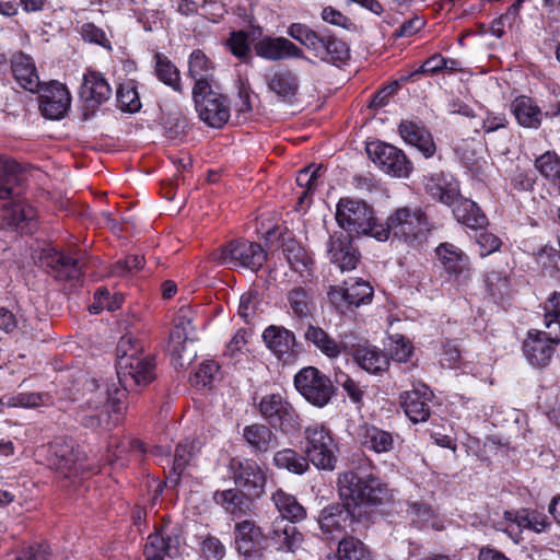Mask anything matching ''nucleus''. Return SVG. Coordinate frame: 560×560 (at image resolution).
I'll use <instances>...</instances> for the list:
<instances>
[{"mask_svg":"<svg viewBox=\"0 0 560 560\" xmlns=\"http://www.w3.org/2000/svg\"><path fill=\"white\" fill-rule=\"evenodd\" d=\"M327 255L332 264L341 271H350L357 267L359 254L352 246L349 236L342 232L330 236L327 244Z\"/></svg>","mask_w":560,"mask_h":560,"instance_id":"nucleus-21","label":"nucleus"},{"mask_svg":"<svg viewBox=\"0 0 560 560\" xmlns=\"http://www.w3.org/2000/svg\"><path fill=\"white\" fill-rule=\"evenodd\" d=\"M192 320L194 312L188 306L180 307L174 319V328L170 335L168 348L172 357L177 361L176 364L179 366H184L185 360L190 362L196 354V351L191 348L197 339Z\"/></svg>","mask_w":560,"mask_h":560,"instance_id":"nucleus-7","label":"nucleus"},{"mask_svg":"<svg viewBox=\"0 0 560 560\" xmlns=\"http://www.w3.org/2000/svg\"><path fill=\"white\" fill-rule=\"evenodd\" d=\"M366 153L380 170L394 177H408L412 170L405 153L392 144L381 141L370 142L366 145Z\"/></svg>","mask_w":560,"mask_h":560,"instance_id":"nucleus-10","label":"nucleus"},{"mask_svg":"<svg viewBox=\"0 0 560 560\" xmlns=\"http://www.w3.org/2000/svg\"><path fill=\"white\" fill-rule=\"evenodd\" d=\"M535 167L549 186L560 195V158L555 152H545L536 159Z\"/></svg>","mask_w":560,"mask_h":560,"instance_id":"nucleus-38","label":"nucleus"},{"mask_svg":"<svg viewBox=\"0 0 560 560\" xmlns=\"http://www.w3.org/2000/svg\"><path fill=\"white\" fill-rule=\"evenodd\" d=\"M155 73L163 83L180 91V75L176 66L164 55L155 54Z\"/></svg>","mask_w":560,"mask_h":560,"instance_id":"nucleus-46","label":"nucleus"},{"mask_svg":"<svg viewBox=\"0 0 560 560\" xmlns=\"http://www.w3.org/2000/svg\"><path fill=\"white\" fill-rule=\"evenodd\" d=\"M296 390L313 406L323 408L334 395L329 377L314 366L302 369L294 376Z\"/></svg>","mask_w":560,"mask_h":560,"instance_id":"nucleus-9","label":"nucleus"},{"mask_svg":"<svg viewBox=\"0 0 560 560\" xmlns=\"http://www.w3.org/2000/svg\"><path fill=\"white\" fill-rule=\"evenodd\" d=\"M247 343V331L238 329L226 345L225 355L231 359H236L243 353Z\"/></svg>","mask_w":560,"mask_h":560,"instance_id":"nucleus-61","label":"nucleus"},{"mask_svg":"<svg viewBox=\"0 0 560 560\" xmlns=\"http://www.w3.org/2000/svg\"><path fill=\"white\" fill-rule=\"evenodd\" d=\"M198 444L199 443L197 441L187 439L176 446L172 466V475L174 476L173 481L175 483L178 482L182 474L195 457V454L198 451Z\"/></svg>","mask_w":560,"mask_h":560,"instance_id":"nucleus-43","label":"nucleus"},{"mask_svg":"<svg viewBox=\"0 0 560 560\" xmlns=\"http://www.w3.org/2000/svg\"><path fill=\"white\" fill-rule=\"evenodd\" d=\"M302 447L310 463L323 470H334L339 453L338 443L330 428L323 422H312L303 430Z\"/></svg>","mask_w":560,"mask_h":560,"instance_id":"nucleus-4","label":"nucleus"},{"mask_svg":"<svg viewBox=\"0 0 560 560\" xmlns=\"http://www.w3.org/2000/svg\"><path fill=\"white\" fill-rule=\"evenodd\" d=\"M436 261L448 276L457 281L470 270L469 257L452 243H441L435 248Z\"/></svg>","mask_w":560,"mask_h":560,"instance_id":"nucleus-19","label":"nucleus"},{"mask_svg":"<svg viewBox=\"0 0 560 560\" xmlns=\"http://www.w3.org/2000/svg\"><path fill=\"white\" fill-rule=\"evenodd\" d=\"M43 395L36 393H21L10 397L4 401V406L9 408H34L44 404Z\"/></svg>","mask_w":560,"mask_h":560,"instance_id":"nucleus-56","label":"nucleus"},{"mask_svg":"<svg viewBox=\"0 0 560 560\" xmlns=\"http://www.w3.org/2000/svg\"><path fill=\"white\" fill-rule=\"evenodd\" d=\"M266 253L260 244L245 240H235L213 253L212 259L230 268H248L258 270L266 260Z\"/></svg>","mask_w":560,"mask_h":560,"instance_id":"nucleus-6","label":"nucleus"},{"mask_svg":"<svg viewBox=\"0 0 560 560\" xmlns=\"http://www.w3.org/2000/svg\"><path fill=\"white\" fill-rule=\"evenodd\" d=\"M201 556L205 560H222L225 556V548L215 537H208L202 541Z\"/></svg>","mask_w":560,"mask_h":560,"instance_id":"nucleus-59","label":"nucleus"},{"mask_svg":"<svg viewBox=\"0 0 560 560\" xmlns=\"http://www.w3.org/2000/svg\"><path fill=\"white\" fill-rule=\"evenodd\" d=\"M11 63L12 72L19 84L30 92H37L40 82L33 59L23 52H19L12 57Z\"/></svg>","mask_w":560,"mask_h":560,"instance_id":"nucleus-29","label":"nucleus"},{"mask_svg":"<svg viewBox=\"0 0 560 560\" xmlns=\"http://www.w3.org/2000/svg\"><path fill=\"white\" fill-rule=\"evenodd\" d=\"M139 350L130 336H124L117 347V377L126 390L147 385L155 377L153 359L140 355Z\"/></svg>","mask_w":560,"mask_h":560,"instance_id":"nucleus-2","label":"nucleus"},{"mask_svg":"<svg viewBox=\"0 0 560 560\" xmlns=\"http://www.w3.org/2000/svg\"><path fill=\"white\" fill-rule=\"evenodd\" d=\"M399 133L405 142L416 147L425 158L433 155L435 145L431 135L412 121H402L399 125Z\"/></svg>","mask_w":560,"mask_h":560,"instance_id":"nucleus-32","label":"nucleus"},{"mask_svg":"<svg viewBox=\"0 0 560 560\" xmlns=\"http://www.w3.org/2000/svg\"><path fill=\"white\" fill-rule=\"evenodd\" d=\"M267 88L280 100L290 102L299 91L298 75L288 69L271 71L265 75Z\"/></svg>","mask_w":560,"mask_h":560,"instance_id":"nucleus-24","label":"nucleus"},{"mask_svg":"<svg viewBox=\"0 0 560 560\" xmlns=\"http://www.w3.org/2000/svg\"><path fill=\"white\" fill-rule=\"evenodd\" d=\"M70 104V93L63 84L50 82L42 88L39 108L46 118L54 120L63 118Z\"/></svg>","mask_w":560,"mask_h":560,"instance_id":"nucleus-16","label":"nucleus"},{"mask_svg":"<svg viewBox=\"0 0 560 560\" xmlns=\"http://www.w3.org/2000/svg\"><path fill=\"white\" fill-rule=\"evenodd\" d=\"M81 34H82V37L84 38V40H86V42L95 43L103 47H109L107 45L108 40L105 36V33L101 28L96 27L94 24H91V23L84 24L82 26Z\"/></svg>","mask_w":560,"mask_h":560,"instance_id":"nucleus-63","label":"nucleus"},{"mask_svg":"<svg viewBox=\"0 0 560 560\" xmlns=\"http://www.w3.org/2000/svg\"><path fill=\"white\" fill-rule=\"evenodd\" d=\"M424 189L434 200L454 207L460 199L459 184L448 173H435L424 179Z\"/></svg>","mask_w":560,"mask_h":560,"instance_id":"nucleus-20","label":"nucleus"},{"mask_svg":"<svg viewBox=\"0 0 560 560\" xmlns=\"http://www.w3.org/2000/svg\"><path fill=\"white\" fill-rule=\"evenodd\" d=\"M50 465L65 477L77 476L88 469L84 454L67 443L55 442L50 446Z\"/></svg>","mask_w":560,"mask_h":560,"instance_id":"nucleus-18","label":"nucleus"},{"mask_svg":"<svg viewBox=\"0 0 560 560\" xmlns=\"http://www.w3.org/2000/svg\"><path fill=\"white\" fill-rule=\"evenodd\" d=\"M401 406L406 416L415 423L427 421L430 416L431 393L425 385L405 392Z\"/></svg>","mask_w":560,"mask_h":560,"instance_id":"nucleus-23","label":"nucleus"},{"mask_svg":"<svg viewBox=\"0 0 560 560\" xmlns=\"http://www.w3.org/2000/svg\"><path fill=\"white\" fill-rule=\"evenodd\" d=\"M267 528L268 535L272 534L269 541L277 550L293 551L302 541V535L296 527Z\"/></svg>","mask_w":560,"mask_h":560,"instance_id":"nucleus-44","label":"nucleus"},{"mask_svg":"<svg viewBox=\"0 0 560 560\" xmlns=\"http://www.w3.org/2000/svg\"><path fill=\"white\" fill-rule=\"evenodd\" d=\"M273 463L278 468L287 469L296 475H302L308 469L310 462L306 456L304 457L298 454L294 450L285 448L275 454Z\"/></svg>","mask_w":560,"mask_h":560,"instance_id":"nucleus-45","label":"nucleus"},{"mask_svg":"<svg viewBox=\"0 0 560 560\" xmlns=\"http://www.w3.org/2000/svg\"><path fill=\"white\" fill-rule=\"evenodd\" d=\"M305 339L313 343L324 355L329 359L338 358L341 346L318 326L310 325L305 331Z\"/></svg>","mask_w":560,"mask_h":560,"instance_id":"nucleus-39","label":"nucleus"},{"mask_svg":"<svg viewBox=\"0 0 560 560\" xmlns=\"http://www.w3.org/2000/svg\"><path fill=\"white\" fill-rule=\"evenodd\" d=\"M247 495L240 492L237 489H228L217 491L213 494V500L226 513L232 515H242L248 509Z\"/></svg>","mask_w":560,"mask_h":560,"instance_id":"nucleus-40","label":"nucleus"},{"mask_svg":"<svg viewBox=\"0 0 560 560\" xmlns=\"http://www.w3.org/2000/svg\"><path fill=\"white\" fill-rule=\"evenodd\" d=\"M338 489L342 504L336 503L324 508L319 515L320 525H341L365 521V505L382 504L389 500V490L380 479L369 476L363 478L354 471L339 475Z\"/></svg>","mask_w":560,"mask_h":560,"instance_id":"nucleus-1","label":"nucleus"},{"mask_svg":"<svg viewBox=\"0 0 560 560\" xmlns=\"http://www.w3.org/2000/svg\"><path fill=\"white\" fill-rule=\"evenodd\" d=\"M336 221L338 225L349 233L368 235L374 238L378 221L374 211L365 202L349 198H341L337 205Z\"/></svg>","mask_w":560,"mask_h":560,"instance_id":"nucleus-5","label":"nucleus"},{"mask_svg":"<svg viewBox=\"0 0 560 560\" xmlns=\"http://www.w3.org/2000/svg\"><path fill=\"white\" fill-rule=\"evenodd\" d=\"M358 436L363 447L376 454L387 453L394 448L392 433L375 425H362Z\"/></svg>","mask_w":560,"mask_h":560,"instance_id":"nucleus-31","label":"nucleus"},{"mask_svg":"<svg viewBox=\"0 0 560 560\" xmlns=\"http://www.w3.org/2000/svg\"><path fill=\"white\" fill-rule=\"evenodd\" d=\"M429 231L430 224L420 209L402 207L390 213L385 223L378 222L374 238L385 242L393 235L410 243L423 237Z\"/></svg>","mask_w":560,"mask_h":560,"instance_id":"nucleus-3","label":"nucleus"},{"mask_svg":"<svg viewBox=\"0 0 560 560\" xmlns=\"http://www.w3.org/2000/svg\"><path fill=\"white\" fill-rule=\"evenodd\" d=\"M39 262L49 275L59 281H77L83 273V265L79 258L55 248L44 249L39 256Z\"/></svg>","mask_w":560,"mask_h":560,"instance_id":"nucleus-14","label":"nucleus"},{"mask_svg":"<svg viewBox=\"0 0 560 560\" xmlns=\"http://www.w3.org/2000/svg\"><path fill=\"white\" fill-rule=\"evenodd\" d=\"M353 359L362 370L372 374H380L389 365L386 354L365 341L353 352Z\"/></svg>","mask_w":560,"mask_h":560,"instance_id":"nucleus-33","label":"nucleus"},{"mask_svg":"<svg viewBox=\"0 0 560 560\" xmlns=\"http://www.w3.org/2000/svg\"><path fill=\"white\" fill-rule=\"evenodd\" d=\"M485 282L489 294L495 301L502 300L509 292V279L502 271L488 272Z\"/></svg>","mask_w":560,"mask_h":560,"instance_id":"nucleus-52","label":"nucleus"},{"mask_svg":"<svg viewBox=\"0 0 560 560\" xmlns=\"http://www.w3.org/2000/svg\"><path fill=\"white\" fill-rule=\"evenodd\" d=\"M512 112L517 122L526 128H538L541 124V110L527 96H520L512 103Z\"/></svg>","mask_w":560,"mask_h":560,"instance_id":"nucleus-35","label":"nucleus"},{"mask_svg":"<svg viewBox=\"0 0 560 560\" xmlns=\"http://www.w3.org/2000/svg\"><path fill=\"white\" fill-rule=\"evenodd\" d=\"M389 351L395 361L406 362L410 358L413 347L404 336L394 335L390 338Z\"/></svg>","mask_w":560,"mask_h":560,"instance_id":"nucleus-54","label":"nucleus"},{"mask_svg":"<svg viewBox=\"0 0 560 560\" xmlns=\"http://www.w3.org/2000/svg\"><path fill=\"white\" fill-rule=\"evenodd\" d=\"M264 536L261 527H236V548L246 560L260 556V551L266 548L267 544V539Z\"/></svg>","mask_w":560,"mask_h":560,"instance_id":"nucleus-27","label":"nucleus"},{"mask_svg":"<svg viewBox=\"0 0 560 560\" xmlns=\"http://www.w3.org/2000/svg\"><path fill=\"white\" fill-rule=\"evenodd\" d=\"M2 220L9 228L32 233L36 228L37 212L26 201L14 200L4 208Z\"/></svg>","mask_w":560,"mask_h":560,"instance_id":"nucleus-22","label":"nucleus"},{"mask_svg":"<svg viewBox=\"0 0 560 560\" xmlns=\"http://www.w3.org/2000/svg\"><path fill=\"white\" fill-rule=\"evenodd\" d=\"M256 300V294L252 292L243 294L240 299L237 313L246 322L249 320L255 315Z\"/></svg>","mask_w":560,"mask_h":560,"instance_id":"nucleus-64","label":"nucleus"},{"mask_svg":"<svg viewBox=\"0 0 560 560\" xmlns=\"http://www.w3.org/2000/svg\"><path fill=\"white\" fill-rule=\"evenodd\" d=\"M143 264L144 260L142 256L131 255L124 260L117 261L112 268V273L114 276H126L132 271L140 270Z\"/></svg>","mask_w":560,"mask_h":560,"instance_id":"nucleus-58","label":"nucleus"},{"mask_svg":"<svg viewBox=\"0 0 560 560\" xmlns=\"http://www.w3.org/2000/svg\"><path fill=\"white\" fill-rule=\"evenodd\" d=\"M456 220L468 228L480 229L487 224V217L478 205L469 199H459L453 208Z\"/></svg>","mask_w":560,"mask_h":560,"instance_id":"nucleus-36","label":"nucleus"},{"mask_svg":"<svg viewBox=\"0 0 560 560\" xmlns=\"http://www.w3.org/2000/svg\"><path fill=\"white\" fill-rule=\"evenodd\" d=\"M179 546V536L174 533L173 527H155L154 533L150 534L145 544V559H148V552L151 555H160L163 558V553L173 556V551H177Z\"/></svg>","mask_w":560,"mask_h":560,"instance_id":"nucleus-28","label":"nucleus"},{"mask_svg":"<svg viewBox=\"0 0 560 560\" xmlns=\"http://www.w3.org/2000/svg\"><path fill=\"white\" fill-rule=\"evenodd\" d=\"M335 382L347 392L352 401L359 402L362 399V390L346 373L337 372L335 374Z\"/></svg>","mask_w":560,"mask_h":560,"instance_id":"nucleus-60","label":"nucleus"},{"mask_svg":"<svg viewBox=\"0 0 560 560\" xmlns=\"http://www.w3.org/2000/svg\"><path fill=\"white\" fill-rule=\"evenodd\" d=\"M259 411L272 427L291 432L299 425V416L294 408L280 395L269 394L261 398Z\"/></svg>","mask_w":560,"mask_h":560,"instance_id":"nucleus-12","label":"nucleus"},{"mask_svg":"<svg viewBox=\"0 0 560 560\" xmlns=\"http://www.w3.org/2000/svg\"><path fill=\"white\" fill-rule=\"evenodd\" d=\"M560 340H553L548 331L533 330L528 331L523 343V351L526 360L533 366L544 368L549 364L556 343Z\"/></svg>","mask_w":560,"mask_h":560,"instance_id":"nucleus-17","label":"nucleus"},{"mask_svg":"<svg viewBox=\"0 0 560 560\" xmlns=\"http://www.w3.org/2000/svg\"><path fill=\"white\" fill-rule=\"evenodd\" d=\"M255 54L266 60L278 61L291 58H302L303 51L285 37L261 36L258 27L252 33Z\"/></svg>","mask_w":560,"mask_h":560,"instance_id":"nucleus-13","label":"nucleus"},{"mask_svg":"<svg viewBox=\"0 0 560 560\" xmlns=\"http://www.w3.org/2000/svg\"><path fill=\"white\" fill-rule=\"evenodd\" d=\"M231 52L237 58H246L249 55L248 36L243 31L231 33L228 39Z\"/></svg>","mask_w":560,"mask_h":560,"instance_id":"nucleus-57","label":"nucleus"},{"mask_svg":"<svg viewBox=\"0 0 560 560\" xmlns=\"http://www.w3.org/2000/svg\"><path fill=\"white\" fill-rule=\"evenodd\" d=\"M81 95L89 106L95 107L109 100L112 89L102 73L89 70L83 77Z\"/></svg>","mask_w":560,"mask_h":560,"instance_id":"nucleus-25","label":"nucleus"},{"mask_svg":"<svg viewBox=\"0 0 560 560\" xmlns=\"http://www.w3.org/2000/svg\"><path fill=\"white\" fill-rule=\"evenodd\" d=\"M195 108L202 121L212 128H221L230 118L226 97L217 85L192 92Z\"/></svg>","mask_w":560,"mask_h":560,"instance_id":"nucleus-8","label":"nucleus"},{"mask_svg":"<svg viewBox=\"0 0 560 560\" xmlns=\"http://www.w3.org/2000/svg\"><path fill=\"white\" fill-rule=\"evenodd\" d=\"M545 322L553 340H560V292H555L545 303Z\"/></svg>","mask_w":560,"mask_h":560,"instance_id":"nucleus-48","label":"nucleus"},{"mask_svg":"<svg viewBox=\"0 0 560 560\" xmlns=\"http://www.w3.org/2000/svg\"><path fill=\"white\" fill-rule=\"evenodd\" d=\"M219 372V365L213 361L203 362L194 374L191 382L196 386L206 387L209 386L217 373Z\"/></svg>","mask_w":560,"mask_h":560,"instance_id":"nucleus-55","label":"nucleus"},{"mask_svg":"<svg viewBox=\"0 0 560 560\" xmlns=\"http://www.w3.org/2000/svg\"><path fill=\"white\" fill-rule=\"evenodd\" d=\"M117 102L124 110L135 113L140 109V98L132 81L122 83L118 86Z\"/></svg>","mask_w":560,"mask_h":560,"instance_id":"nucleus-51","label":"nucleus"},{"mask_svg":"<svg viewBox=\"0 0 560 560\" xmlns=\"http://www.w3.org/2000/svg\"><path fill=\"white\" fill-rule=\"evenodd\" d=\"M21 182V171L13 160L0 158V200L15 195V187Z\"/></svg>","mask_w":560,"mask_h":560,"instance_id":"nucleus-37","label":"nucleus"},{"mask_svg":"<svg viewBox=\"0 0 560 560\" xmlns=\"http://www.w3.org/2000/svg\"><path fill=\"white\" fill-rule=\"evenodd\" d=\"M272 501L282 521L295 524L301 523L306 518L305 509L298 502V500L279 489L272 494Z\"/></svg>","mask_w":560,"mask_h":560,"instance_id":"nucleus-34","label":"nucleus"},{"mask_svg":"<svg viewBox=\"0 0 560 560\" xmlns=\"http://www.w3.org/2000/svg\"><path fill=\"white\" fill-rule=\"evenodd\" d=\"M477 243L480 247V255L488 256L497 252L501 246V241L492 233L483 232L477 237Z\"/></svg>","mask_w":560,"mask_h":560,"instance_id":"nucleus-62","label":"nucleus"},{"mask_svg":"<svg viewBox=\"0 0 560 560\" xmlns=\"http://www.w3.org/2000/svg\"><path fill=\"white\" fill-rule=\"evenodd\" d=\"M322 166L310 165L301 170L296 176L298 185L303 189L299 196L300 202L313 194L319 184Z\"/></svg>","mask_w":560,"mask_h":560,"instance_id":"nucleus-49","label":"nucleus"},{"mask_svg":"<svg viewBox=\"0 0 560 560\" xmlns=\"http://www.w3.org/2000/svg\"><path fill=\"white\" fill-rule=\"evenodd\" d=\"M229 468L234 483L249 499H256L261 495L266 485V475L256 462L232 458Z\"/></svg>","mask_w":560,"mask_h":560,"instance_id":"nucleus-11","label":"nucleus"},{"mask_svg":"<svg viewBox=\"0 0 560 560\" xmlns=\"http://www.w3.org/2000/svg\"><path fill=\"white\" fill-rule=\"evenodd\" d=\"M243 438L256 452L268 451L275 441L272 431L268 427L258 423L246 425L243 429Z\"/></svg>","mask_w":560,"mask_h":560,"instance_id":"nucleus-41","label":"nucleus"},{"mask_svg":"<svg viewBox=\"0 0 560 560\" xmlns=\"http://www.w3.org/2000/svg\"><path fill=\"white\" fill-rule=\"evenodd\" d=\"M373 295L372 287L362 280L346 282L342 296L349 305L359 306L371 301Z\"/></svg>","mask_w":560,"mask_h":560,"instance_id":"nucleus-47","label":"nucleus"},{"mask_svg":"<svg viewBox=\"0 0 560 560\" xmlns=\"http://www.w3.org/2000/svg\"><path fill=\"white\" fill-rule=\"evenodd\" d=\"M213 65L201 50H194L189 56L188 74L195 81L192 92L215 85Z\"/></svg>","mask_w":560,"mask_h":560,"instance_id":"nucleus-26","label":"nucleus"},{"mask_svg":"<svg viewBox=\"0 0 560 560\" xmlns=\"http://www.w3.org/2000/svg\"><path fill=\"white\" fill-rule=\"evenodd\" d=\"M266 346L278 357L290 355L295 347V336L289 329L271 325L262 332Z\"/></svg>","mask_w":560,"mask_h":560,"instance_id":"nucleus-30","label":"nucleus"},{"mask_svg":"<svg viewBox=\"0 0 560 560\" xmlns=\"http://www.w3.org/2000/svg\"><path fill=\"white\" fill-rule=\"evenodd\" d=\"M288 302L290 310L298 317H306L311 314L312 300L305 289L293 288L288 293Z\"/></svg>","mask_w":560,"mask_h":560,"instance_id":"nucleus-50","label":"nucleus"},{"mask_svg":"<svg viewBox=\"0 0 560 560\" xmlns=\"http://www.w3.org/2000/svg\"><path fill=\"white\" fill-rule=\"evenodd\" d=\"M283 254L294 271L301 276L310 271L313 264L312 257L296 241H285L283 243Z\"/></svg>","mask_w":560,"mask_h":560,"instance_id":"nucleus-42","label":"nucleus"},{"mask_svg":"<svg viewBox=\"0 0 560 560\" xmlns=\"http://www.w3.org/2000/svg\"><path fill=\"white\" fill-rule=\"evenodd\" d=\"M323 48L322 60L341 61L348 55L346 43L332 36H325Z\"/></svg>","mask_w":560,"mask_h":560,"instance_id":"nucleus-53","label":"nucleus"},{"mask_svg":"<svg viewBox=\"0 0 560 560\" xmlns=\"http://www.w3.org/2000/svg\"><path fill=\"white\" fill-rule=\"evenodd\" d=\"M110 409L107 393L100 386L85 399L79 411V421L89 429H97L109 424Z\"/></svg>","mask_w":560,"mask_h":560,"instance_id":"nucleus-15","label":"nucleus"}]
</instances>
